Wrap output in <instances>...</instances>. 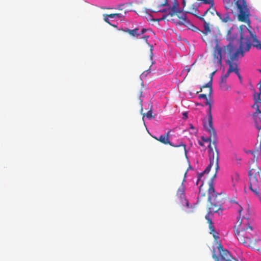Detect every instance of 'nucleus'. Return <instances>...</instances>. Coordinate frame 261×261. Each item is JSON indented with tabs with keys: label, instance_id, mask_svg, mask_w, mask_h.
Here are the masks:
<instances>
[{
	"label": "nucleus",
	"instance_id": "nucleus-40",
	"mask_svg": "<svg viewBox=\"0 0 261 261\" xmlns=\"http://www.w3.org/2000/svg\"><path fill=\"white\" fill-rule=\"evenodd\" d=\"M198 144L201 146H204L203 143L202 142H201V141H199L198 142Z\"/></svg>",
	"mask_w": 261,
	"mask_h": 261
},
{
	"label": "nucleus",
	"instance_id": "nucleus-6",
	"mask_svg": "<svg viewBox=\"0 0 261 261\" xmlns=\"http://www.w3.org/2000/svg\"><path fill=\"white\" fill-rule=\"evenodd\" d=\"M224 200L221 194H217L215 196H210V197H208V200L211 203V206L209 207L210 212H218L219 210H221Z\"/></svg>",
	"mask_w": 261,
	"mask_h": 261
},
{
	"label": "nucleus",
	"instance_id": "nucleus-39",
	"mask_svg": "<svg viewBox=\"0 0 261 261\" xmlns=\"http://www.w3.org/2000/svg\"><path fill=\"white\" fill-rule=\"evenodd\" d=\"M148 38V36H145L142 37V38H143L146 41H147Z\"/></svg>",
	"mask_w": 261,
	"mask_h": 261
},
{
	"label": "nucleus",
	"instance_id": "nucleus-15",
	"mask_svg": "<svg viewBox=\"0 0 261 261\" xmlns=\"http://www.w3.org/2000/svg\"><path fill=\"white\" fill-rule=\"evenodd\" d=\"M230 255L229 251L227 250H225L221 251L219 258H217V261H238L236 259L231 260L230 259Z\"/></svg>",
	"mask_w": 261,
	"mask_h": 261
},
{
	"label": "nucleus",
	"instance_id": "nucleus-35",
	"mask_svg": "<svg viewBox=\"0 0 261 261\" xmlns=\"http://www.w3.org/2000/svg\"><path fill=\"white\" fill-rule=\"evenodd\" d=\"M231 72H229L228 70H227V71L226 72V73H225V75H223L224 78H227L229 76V74Z\"/></svg>",
	"mask_w": 261,
	"mask_h": 261
},
{
	"label": "nucleus",
	"instance_id": "nucleus-24",
	"mask_svg": "<svg viewBox=\"0 0 261 261\" xmlns=\"http://www.w3.org/2000/svg\"><path fill=\"white\" fill-rule=\"evenodd\" d=\"M220 86L222 90L226 91L229 89V87L227 85L226 83H220Z\"/></svg>",
	"mask_w": 261,
	"mask_h": 261
},
{
	"label": "nucleus",
	"instance_id": "nucleus-19",
	"mask_svg": "<svg viewBox=\"0 0 261 261\" xmlns=\"http://www.w3.org/2000/svg\"><path fill=\"white\" fill-rule=\"evenodd\" d=\"M212 167H211V166H208L204 170V171L201 172V173H198V174H197V178H198V180H201V178H202V177L203 176L204 174V173H208L210 171V170H211V168Z\"/></svg>",
	"mask_w": 261,
	"mask_h": 261
},
{
	"label": "nucleus",
	"instance_id": "nucleus-42",
	"mask_svg": "<svg viewBox=\"0 0 261 261\" xmlns=\"http://www.w3.org/2000/svg\"><path fill=\"white\" fill-rule=\"evenodd\" d=\"M230 33H231V30H229L228 31V33H227V37L229 36V35L230 34Z\"/></svg>",
	"mask_w": 261,
	"mask_h": 261
},
{
	"label": "nucleus",
	"instance_id": "nucleus-9",
	"mask_svg": "<svg viewBox=\"0 0 261 261\" xmlns=\"http://www.w3.org/2000/svg\"><path fill=\"white\" fill-rule=\"evenodd\" d=\"M185 181V179L184 178L182 180L181 185L179 187V188L177 189L176 192V196L181 199V202L184 201V203H185L186 206L188 208L187 210V212L188 213H191L194 212V206L195 205V204L194 205V206H192V205L190 206L189 201H188L187 199L185 198L186 188L184 184Z\"/></svg>",
	"mask_w": 261,
	"mask_h": 261
},
{
	"label": "nucleus",
	"instance_id": "nucleus-46",
	"mask_svg": "<svg viewBox=\"0 0 261 261\" xmlns=\"http://www.w3.org/2000/svg\"><path fill=\"white\" fill-rule=\"evenodd\" d=\"M152 46H151V47H150V51H151V53H152Z\"/></svg>",
	"mask_w": 261,
	"mask_h": 261
},
{
	"label": "nucleus",
	"instance_id": "nucleus-17",
	"mask_svg": "<svg viewBox=\"0 0 261 261\" xmlns=\"http://www.w3.org/2000/svg\"><path fill=\"white\" fill-rule=\"evenodd\" d=\"M250 153H251L254 158L257 159L258 157L260 155L261 152V144L260 143L259 145L258 148H257L255 150L253 151H250Z\"/></svg>",
	"mask_w": 261,
	"mask_h": 261
},
{
	"label": "nucleus",
	"instance_id": "nucleus-43",
	"mask_svg": "<svg viewBox=\"0 0 261 261\" xmlns=\"http://www.w3.org/2000/svg\"><path fill=\"white\" fill-rule=\"evenodd\" d=\"M185 69L187 70V72H190V68H186V69Z\"/></svg>",
	"mask_w": 261,
	"mask_h": 261
},
{
	"label": "nucleus",
	"instance_id": "nucleus-41",
	"mask_svg": "<svg viewBox=\"0 0 261 261\" xmlns=\"http://www.w3.org/2000/svg\"><path fill=\"white\" fill-rule=\"evenodd\" d=\"M246 32H249L251 35H252V32L251 31H250L249 29H246Z\"/></svg>",
	"mask_w": 261,
	"mask_h": 261
},
{
	"label": "nucleus",
	"instance_id": "nucleus-16",
	"mask_svg": "<svg viewBox=\"0 0 261 261\" xmlns=\"http://www.w3.org/2000/svg\"><path fill=\"white\" fill-rule=\"evenodd\" d=\"M175 1L178 3V7L181 10V13H179V14H178L177 15H173V16H187L186 14H184V13H182V11L184 10V8H185V7L186 6V0H182V4L183 5L182 8H180L179 4L178 1L177 0H175ZM166 2H167V0H165L164 1V9H165V10L168 9L169 8V6H167V5L166 4Z\"/></svg>",
	"mask_w": 261,
	"mask_h": 261
},
{
	"label": "nucleus",
	"instance_id": "nucleus-26",
	"mask_svg": "<svg viewBox=\"0 0 261 261\" xmlns=\"http://www.w3.org/2000/svg\"><path fill=\"white\" fill-rule=\"evenodd\" d=\"M110 17L108 16V14H104L103 15V19L104 20L107 22L108 23H109V24L111 25L113 27H116V25H114V24H112L110 23V22L109 21V18Z\"/></svg>",
	"mask_w": 261,
	"mask_h": 261
},
{
	"label": "nucleus",
	"instance_id": "nucleus-1",
	"mask_svg": "<svg viewBox=\"0 0 261 261\" xmlns=\"http://www.w3.org/2000/svg\"><path fill=\"white\" fill-rule=\"evenodd\" d=\"M216 42L213 52V63L217 66L221 67L222 58L226 55L228 58L226 60V63L229 66L228 70L231 73L238 72L239 71L238 64L233 62L238 60L239 54H241L242 57H243L244 53L249 50L251 45L250 38H244L241 31L240 47L237 50L231 42L223 47L219 45L217 39H216Z\"/></svg>",
	"mask_w": 261,
	"mask_h": 261
},
{
	"label": "nucleus",
	"instance_id": "nucleus-12",
	"mask_svg": "<svg viewBox=\"0 0 261 261\" xmlns=\"http://www.w3.org/2000/svg\"><path fill=\"white\" fill-rule=\"evenodd\" d=\"M227 11V12L224 13L223 14H222L220 12H216L217 15L219 17L222 22L227 23L230 22L232 21L230 15L233 14V13H231L230 11Z\"/></svg>",
	"mask_w": 261,
	"mask_h": 261
},
{
	"label": "nucleus",
	"instance_id": "nucleus-10",
	"mask_svg": "<svg viewBox=\"0 0 261 261\" xmlns=\"http://www.w3.org/2000/svg\"><path fill=\"white\" fill-rule=\"evenodd\" d=\"M252 107L255 112L252 114L256 128L259 130H261V102H254Z\"/></svg>",
	"mask_w": 261,
	"mask_h": 261
},
{
	"label": "nucleus",
	"instance_id": "nucleus-14",
	"mask_svg": "<svg viewBox=\"0 0 261 261\" xmlns=\"http://www.w3.org/2000/svg\"><path fill=\"white\" fill-rule=\"evenodd\" d=\"M205 219L207 220V222L208 223V227L210 230V233L213 234V236L215 239L217 240L219 238L218 233L215 230L212 221L209 217L208 214L205 216Z\"/></svg>",
	"mask_w": 261,
	"mask_h": 261
},
{
	"label": "nucleus",
	"instance_id": "nucleus-3",
	"mask_svg": "<svg viewBox=\"0 0 261 261\" xmlns=\"http://www.w3.org/2000/svg\"><path fill=\"white\" fill-rule=\"evenodd\" d=\"M242 207L240 206L238 211L239 217L234 226V232L238 241L246 246L256 249H259L256 246L257 242L260 240L257 239L256 232L251 225V221L248 216H243L241 218Z\"/></svg>",
	"mask_w": 261,
	"mask_h": 261
},
{
	"label": "nucleus",
	"instance_id": "nucleus-54",
	"mask_svg": "<svg viewBox=\"0 0 261 261\" xmlns=\"http://www.w3.org/2000/svg\"><path fill=\"white\" fill-rule=\"evenodd\" d=\"M258 136H261V134H258Z\"/></svg>",
	"mask_w": 261,
	"mask_h": 261
},
{
	"label": "nucleus",
	"instance_id": "nucleus-25",
	"mask_svg": "<svg viewBox=\"0 0 261 261\" xmlns=\"http://www.w3.org/2000/svg\"><path fill=\"white\" fill-rule=\"evenodd\" d=\"M253 40L254 42L253 44L254 46L256 47L257 49H261V44L260 42L256 38H254Z\"/></svg>",
	"mask_w": 261,
	"mask_h": 261
},
{
	"label": "nucleus",
	"instance_id": "nucleus-52",
	"mask_svg": "<svg viewBox=\"0 0 261 261\" xmlns=\"http://www.w3.org/2000/svg\"><path fill=\"white\" fill-rule=\"evenodd\" d=\"M191 168H192V167H191V166H189V169H191Z\"/></svg>",
	"mask_w": 261,
	"mask_h": 261
},
{
	"label": "nucleus",
	"instance_id": "nucleus-37",
	"mask_svg": "<svg viewBox=\"0 0 261 261\" xmlns=\"http://www.w3.org/2000/svg\"><path fill=\"white\" fill-rule=\"evenodd\" d=\"M146 31V30L145 29H142V30H141V31L140 32H139V35H141L142 34H143V33H144Z\"/></svg>",
	"mask_w": 261,
	"mask_h": 261
},
{
	"label": "nucleus",
	"instance_id": "nucleus-51",
	"mask_svg": "<svg viewBox=\"0 0 261 261\" xmlns=\"http://www.w3.org/2000/svg\"><path fill=\"white\" fill-rule=\"evenodd\" d=\"M186 174H187V172H186L185 173V177H186Z\"/></svg>",
	"mask_w": 261,
	"mask_h": 261
},
{
	"label": "nucleus",
	"instance_id": "nucleus-13",
	"mask_svg": "<svg viewBox=\"0 0 261 261\" xmlns=\"http://www.w3.org/2000/svg\"><path fill=\"white\" fill-rule=\"evenodd\" d=\"M216 72V71H213L212 73L210 74V81L204 85L202 86L200 88V91L197 92V93L201 92L203 88H207L208 89V95L211 96H212V92H213V89H212V83H213V76L215 74Z\"/></svg>",
	"mask_w": 261,
	"mask_h": 261
},
{
	"label": "nucleus",
	"instance_id": "nucleus-22",
	"mask_svg": "<svg viewBox=\"0 0 261 261\" xmlns=\"http://www.w3.org/2000/svg\"><path fill=\"white\" fill-rule=\"evenodd\" d=\"M203 185V181H201V183L199 188V197H204L205 196V194L202 192V187Z\"/></svg>",
	"mask_w": 261,
	"mask_h": 261
},
{
	"label": "nucleus",
	"instance_id": "nucleus-4",
	"mask_svg": "<svg viewBox=\"0 0 261 261\" xmlns=\"http://www.w3.org/2000/svg\"><path fill=\"white\" fill-rule=\"evenodd\" d=\"M223 3L226 11H230L231 13H234V11L237 10L239 12V21L250 25V11L245 0H223Z\"/></svg>",
	"mask_w": 261,
	"mask_h": 261
},
{
	"label": "nucleus",
	"instance_id": "nucleus-33",
	"mask_svg": "<svg viewBox=\"0 0 261 261\" xmlns=\"http://www.w3.org/2000/svg\"><path fill=\"white\" fill-rule=\"evenodd\" d=\"M218 250H219V252H220V253H221V251H223V250H225V249H223V246H222V245L221 244H220L219 245V246H218Z\"/></svg>",
	"mask_w": 261,
	"mask_h": 261
},
{
	"label": "nucleus",
	"instance_id": "nucleus-44",
	"mask_svg": "<svg viewBox=\"0 0 261 261\" xmlns=\"http://www.w3.org/2000/svg\"><path fill=\"white\" fill-rule=\"evenodd\" d=\"M200 180H197V182H196V185H198L199 184V182H200Z\"/></svg>",
	"mask_w": 261,
	"mask_h": 261
},
{
	"label": "nucleus",
	"instance_id": "nucleus-28",
	"mask_svg": "<svg viewBox=\"0 0 261 261\" xmlns=\"http://www.w3.org/2000/svg\"><path fill=\"white\" fill-rule=\"evenodd\" d=\"M167 65L168 66V70L166 71V73L170 74L172 72L173 70V67L172 65H170L167 64Z\"/></svg>",
	"mask_w": 261,
	"mask_h": 261
},
{
	"label": "nucleus",
	"instance_id": "nucleus-21",
	"mask_svg": "<svg viewBox=\"0 0 261 261\" xmlns=\"http://www.w3.org/2000/svg\"><path fill=\"white\" fill-rule=\"evenodd\" d=\"M208 12H210L212 14L214 15L215 12L216 13L217 11L216 10L215 8L213 7V6H211L210 7L204 12L202 16H205Z\"/></svg>",
	"mask_w": 261,
	"mask_h": 261
},
{
	"label": "nucleus",
	"instance_id": "nucleus-23",
	"mask_svg": "<svg viewBox=\"0 0 261 261\" xmlns=\"http://www.w3.org/2000/svg\"><path fill=\"white\" fill-rule=\"evenodd\" d=\"M108 16H109L110 18H120L123 16V15L121 13H113V14H108Z\"/></svg>",
	"mask_w": 261,
	"mask_h": 261
},
{
	"label": "nucleus",
	"instance_id": "nucleus-45",
	"mask_svg": "<svg viewBox=\"0 0 261 261\" xmlns=\"http://www.w3.org/2000/svg\"><path fill=\"white\" fill-rule=\"evenodd\" d=\"M142 92L140 91V97L142 96Z\"/></svg>",
	"mask_w": 261,
	"mask_h": 261
},
{
	"label": "nucleus",
	"instance_id": "nucleus-27",
	"mask_svg": "<svg viewBox=\"0 0 261 261\" xmlns=\"http://www.w3.org/2000/svg\"><path fill=\"white\" fill-rule=\"evenodd\" d=\"M233 159L237 161L238 164H240L242 159L240 156H238L237 154L234 153L233 156Z\"/></svg>",
	"mask_w": 261,
	"mask_h": 261
},
{
	"label": "nucleus",
	"instance_id": "nucleus-8",
	"mask_svg": "<svg viewBox=\"0 0 261 261\" xmlns=\"http://www.w3.org/2000/svg\"><path fill=\"white\" fill-rule=\"evenodd\" d=\"M172 132L171 130L169 131L166 134V135L164 136V144H169L170 146L174 147H183L185 153H186V145L185 144H184L182 142L179 141H178L176 143H173L172 142L174 138L178 137V135L176 133H172Z\"/></svg>",
	"mask_w": 261,
	"mask_h": 261
},
{
	"label": "nucleus",
	"instance_id": "nucleus-18",
	"mask_svg": "<svg viewBox=\"0 0 261 261\" xmlns=\"http://www.w3.org/2000/svg\"><path fill=\"white\" fill-rule=\"evenodd\" d=\"M138 29H135L132 30L127 29V30H125V32L128 33V34L131 36L137 37L140 36L139 32H138Z\"/></svg>",
	"mask_w": 261,
	"mask_h": 261
},
{
	"label": "nucleus",
	"instance_id": "nucleus-32",
	"mask_svg": "<svg viewBox=\"0 0 261 261\" xmlns=\"http://www.w3.org/2000/svg\"><path fill=\"white\" fill-rule=\"evenodd\" d=\"M152 20H154V21H160L163 20V15H162V16L158 18H153Z\"/></svg>",
	"mask_w": 261,
	"mask_h": 261
},
{
	"label": "nucleus",
	"instance_id": "nucleus-30",
	"mask_svg": "<svg viewBox=\"0 0 261 261\" xmlns=\"http://www.w3.org/2000/svg\"><path fill=\"white\" fill-rule=\"evenodd\" d=\"M151 137L161 143H163V135H161L159 138H157L156 137L152 135Z\"/></svg>",
	"mask_w": 261,
	"mask_h": 261
},
{
	"label": "nucleus",
	"instance_id": "nucleus-2",
	"mask_svg": "<svg viewBox=\"0 0 261 261\" xmlns=\"http://www.w3.org/2000/svg\"><path fill=\"white\" fill-rule=\"evenodd\" d=\"M166 4L169 7L168 9H164V20L174 23L177 27L182 25L194 32H198L204 42H206L208 41L206 35L211 31L209 23L204 20L202 16H196L200 20L204 22V31H201L194 25L187 16H173V15L179 14L181 11L175 0H167Z\"/></svg>",
	"mask_w": 261,
	"mask_h": 261
},
{
	"label": "nucleus",
	"instance_id": "nucleus-49",
	"mask_svg": "<svg viewBox=\"0 0 261 261\" xmlns=\"http://www.w3.org/2000/svg\"><path fill=\"white\" fill-rule=\"evenodd\" d=\"M159 11L161 12H163V10H160Z\"/></svg>",
	"mask_w": 261,
	"mask_h": 261
},
{
	"label": "nucleus",
	"instance_id": "nucleus-11",
	"mask_svg": "<svg viewBox=\"0 0 261 261\" xmlns=\"http://www.w3.org/2000/svg\"><path fill=\"white\" fill-rule=\"evenodd\" d=\"M207 96H208V93L207 94H200L198 96L199 98L200 99H205L206 100L205 103V105L208 106V109L207 110V119H210V123H211L212 118H213L212 114V102L211 100L208 98ZM209 97H211V96H209Z\"/></svg>",
	"mask_w": 261,
	"mask_h": 261
},
{
	"label": "nucleus",
	"instance_id": "nucleus-53",
	"mask_svg": "<svg viewBox=\"0 0 261 261\" xmlns=\"http://www.w3.org/2000/svg\"><path fill=\"white\" fill-rule=\"evenodd\" d=\"M258 136H261V134H258Z\"/></svg>",
	"mask_w": 261,
	"mask_h": 261
},
{
	"label": "nucleus",
	"instance_id": "nucleus-47",
	"mask_svg": "<svg viewBox=\"0 0 261 261\" xmlns=\"http://www.w3.org/2000/svg\"><path fill=\"white\" fill-rule=\"evenodd\" d=\"M195 62H195L194 63H193L191 65V66H194V65L195 64Z\"/></svg>",
	"mask_w": 261,
	"mask_h": 261
},
{
	"label": "nucleus",
	"instance_id": "nucleus-20",
	"mask_svg": "<svg viewBox=\"0 0 261 261\" xmlns=\"http://www.w3.org/2000/svg\"><path fill=\"white\" fill-rule=\"evenodd\" d=\"M208 197H210V196H215L218 193H216L215 189L212 184H210V187L208 190Z\"/></svg>",
	"mask_w": 261,
	"mask_h": 261
},
{
	"label": "nucleus",
	"instance_id": "nucleus-48",
	"mask_svg": "<svg viewBox=\"0 0 261 261\" xmlns=\"http://www.w3.org/2000/svg\"><path fill=\"white\" fill-rule=\"evenodd\" d=\"M191 128H192V129L194 128V127H193V126L192 125H191Z\"/></svg>",
	"mask_w": 261,
	"mask_h": 261
},
{
	"label": "nucleus",
	"instance_id": "nucleus-5",
	"mask_svg": "<svg viewBox=\"0 0 261 261\" xmlns=\"http://www.w3.org/2000/svg\"><path fill=\"white\" fill-rule=\"evenodd\" d=\"M208 154L210 158V164L209 166L211 167L214 166L216 170V172L212 178L213 179L216 176V173L219 168V151L217 148V143L214 140L212 143V145L210 144L208 146Z\"/></svg>",
	"mask_w": 261,
	"mask_h": 261
},
{
	"label": "nucleus",
	"instance_id": "nucleus-55",
	"mask_svg": "<svg viewBox=\"0 0 261 261\" xmlns=\"http://www.w3.org/2000/svg\"><path fill=\"white\" fill-rule=\"evenodd\" d=\"M260 72H261V70H260Z\"/></svg>",
	"mask_w": 261,
	"mask_h": 261
},
{
	"label": "nucleus",
	"instance_id": "nucleus-7",
	"mask_svg": "<svg viewBox=\"0 0 261 261\" xmlns=\"http://www.w3.org/2000/svg\"><path fill=\"white\" fill-rule=\"evenodd\" d=\"M203 126L205 130L210 134V137L205 138L202 136L201 137L202 140L205 142H210V144L212 145L214 140L217 143L216 132L213 126V118H212L211 123H210V119H208L207 122H204Z\"/></svg>",
	"mask_w": 261,
	"mask_h": 261
},
{
	"label": "nucleus",
	"instance_id": "nucleus-50",
	"mask_svg": "<svg viewBox=\"0 0 261 261\" xmlns=\"http://www.w3.org/2000/svg\"><path fill=\"white\" fill-rule=\"evenodd\" d=\"M250 150H248V151H246V153H250Z\"/></svg>",
	"mask_w": 261,
	"mask_h": 261
},
{
	"label": "nucleus",
	"instance_id": "nucleus-36",
	"mask_svg": "<svg viewBox=\"0 0 261 261\" xmlns=\"http://www.w3.org/2000/svg\"><path fill=\"white\" fill-rule=\"evenodd\" d=\"M236 74L237 75V76H238L239 79L241 81H242V77L241 76V74H240L239 71H238V72L236 73Z\"/></svg>",
	"mask_w": 261,
	"mask_h": 261
},
{
	"label": "nucleus",
	"instance_id": "nucleus-31",
	"mask_svg": "<svg viewBox=\"0 0 261 261\" xmlns=\"http://www.w3.org/2000/svg\"><path fill=\"white\" fill-rule=\"evenodd\" d=\"M239 179V175L238 174H236L234 177H232V181L233 182V186H234L235 185V182L234 181V180L235 179L236 181L237 182L238 180Z\"/></svg>",
	"mask_w": 261,
	"mask_h": 261
},
{
	"label": "nucleus",
	"instance_id": "nucleus-34",
	"mask_svg": "<svg viewBox=\"0 0 261 261\" xmlns=\"http://www.w3.org/2000/svg\"><path fill=\"white\" fill-rule=\"evenodd\" d=\"M227 78H224L223 76H222L220 83H226Z\"/></svg>",
	"mask_w": 261,
	"mask_h": 261
},
{
	"label": "nucleus",
	"instance_id": "nucleus-38",
	"mask_svg": "<svg viewBox=\"0 0 261 261\" xmlns=\"http://www.w3.org/2000/svg\"><path fill=\"white\" fill-rule=\"evenodd\" d=\"M183 115H184V117H185L186 118H188L187 112L183 113Z\"/></svg>",
	"mask_w": 261,
	"mask_h": 261
},
{
	"label": "nucleus",
	"instance_id": "nucleus-29",
	"mask_svg": "<svg viewBox=\"0 0 261 261\" xmlns=\"http://www.w3.org/2000/svg\"><path fill=\"white\" fill-rule=\"evenodd\" d=\"M147 118L151 119L153 117L152 116V112L151 110L148 111L147 113L145 114Z\"/></svg>",
	"mask_w": 261,
	"mask_h": 261
}]
</instances>
